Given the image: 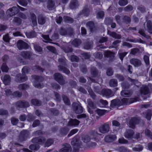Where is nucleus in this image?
<instances>
[{
  "instance_id": "40",
  "label": "nucleus",
  "mask_w": 152,
  "mask_h": 152,
  "mask_svg": "<svg viewBox=\"0 0 152 152\" xmlns=\"http://www.w3.org/2000/svg\"><path fill=\"white\" fill-rule=\"evenodd\" d=\"M47 7L49 10H51L55 5V0H48Z\"/></svg>"
},
{
  "instance_id": "16",
  "label": "nucleus",
  "mask_w": 152,
  "mask_h": 152,
  "mask_svg": "<svg viewBox=\"0 0 152 152\" xmlns=\"http://www.w3.org/2000/svg\"><path fill=\"white\" fill-rule=\"evenodd\" d=\"M130 63L136 67H140L142 64V63L140 60L135 58L131 59L130 60Z\"/></svg>"
},
{
  "instance_id": "49",
  "label": "nucleus",
  "mask_w": 152,
  "mask_h": 152,
  "mask_svg": "<svg viewBox=\"0 0 152 152\" xmlns=\"http://www.w3.org/2000/svg\"><path fill=\"white\" fill-rule=\"evenodd\" d=\"M62 97L65 104L68 105H70V102L68 97L64 94L62 95Z\"/></svg>"
},
{
  "instance_id": "7",
  "label": "nucleus",
  "mask_w": 152,
  "mask_h": 152,
  "mask_svg": "<svg viewBox=\"0 0 152 152\" xmlns=\"http://www.w3.org/2000/svg\"><path fill=\"white\" fill-rule=\"evenodd\" d=\"M110 127L108 122H107L102 124L99 128V132L102 134L108 133L110 129Z\"/></svg>"
},
{
  "instance_id": "3",
  "label": "nucleus",
  "mask_w": 152,
  "mask_h": 152,
  "mask_svg": "<svg viewBox=\"0 0 152 152\" xmlns=\"http://www.w3.org/2000/svg\"><path fill=\"white\" fill-rule=\"evenodd\" d=\"M58 61L60 65L58 66V69L66 74L69 75L70 73L69 70L67 68V61L64 58L58 59Z\"/></svg>"
},
{
  "instance_id": "26",
  "label": "nucleus",
  "mask_w": 152,
  "mask_h": 152,
  "mask_svg": "<svg viewBox=\"0 0 152 152\" xmlns=\"http://www.w3.org/2000/svg\"><path fill=\"white\" fill-rule=\"evenodd\" d=\"M102 94L106 96L109 97H111L112 95V91L110 89H103L102 91Z\"/></svg>"
},
{
  "instance_id": "64",
  "label": "nucleus",
  "mask_w": 152,
  "mask_h": 152,
  "mask_svg": "<svg viewBox=\"0 0 152 152\" xmlns=\"http://www.w3.org/2000/svg\"><path fill=\"white\" fill-rule=\"evenodd\" d=\"M118 4L120 6H124L127 4V0H120L118 2Z\"/></svg>"
},
{
  "instance_id": "58",
  "label": "nucleus",
  "mask_w": 152,
  "mask_h": 152,
  "mask_svg": "<svg viewBox=\"0 0 152 152\" xmlns=\"http://www.w3.org/2000/svg\"><path fill=\"white\" fill-rule=\"evenodd\" d=\"M88 91L91 98L94 100L95 99L96 97V95L93 91L90 89H89Z\"/></svg>"
},
{
  "instance_id": "44",
  "label": "nucleus",
  "mask_w": 152,
  "mask_h": 152,
  "mask_svg": "<svg viewBox=\"0 0 152 152\" xmlns=\"http://www.w3.org/2000/svg\"><path fill=\"white\" fill-rule=\"evenodd\" d=\"M31 102V104L35 106H39L42 104L41 102L37 99H32Z\"/></svg>"
},
{
  "instance_id": "43",
  "label": "nucleus",
  "mask_w": 152,
  "mask_h": 152,
  "mask_svg": "<svg viewBox=\"0 0 152 152\" xmlns=\"http://www.w3.org/2000/svg\"><path fill=\"white\" fill-rule=\"evenodd\" d=\"M122 23H124L126 24H129L131 22L130 18L127 15L124 16L122 18Z\"/></svg>"
},
{
  "instance_id": "50",
  "label": "nucleus",
  "mask_w": 152,
  "mask_h": 152,
  "mask_svg": "<svg viewBox=\"0 0 152 152\" xmlns=\"http://www.w3.org/2000/svg\"><path fill=\"white\" fill-rule=\"evenodd\" d=\"M138 33L147 39H149L150 37L149 36L146 35L145 34V31L143 29H139L138 31Z\"/></svg>"
},
{
  "instance_id": "52",
  "label": "nucleus",
  "mask_w": 152,
  "mask_h": 152,
  "mask_svg": "<svg viewBox=\"0 0 152 152\" xmlns=\"http://www.w3.org/2000/svg\"><path fill=\"white\" fill-rule=\"evenodd\" d=\"M121 85L122 88L124 89H128L130 86L129 82L126 81L123 82L121 84Z\"/></svg>"
},
{
  "instance_id": "57",
  "label": "nucleus",
  "mask_w": 152,
  "mask_h": 152,
  "mask_svg": "<svg viewBox=\"0 0 152 152\" xmlns=\"http://www.w3.org/2000/svg\"><path fill=\"white\" fill-rule=\"evenodd\" d=\"M45 133L44 132H43L41 130H39L34 132L33 133V135L34 136H39L45 134Z\"/></svg>"
},
{
  "instance_id": "8",
  "label": "nucleus",
  "mask_w": 152,
  "mask_h": 152,
  "mask_svg": "<svg viewBox=\"0 0 152 152\" xmlns=\"http://www.w3.org/2000/svg\"><path fill=\"white\" fill-rule=\"evenodd\" d=\"M19 11V10L17 7H13L8 9L6 13L7 16L10 17L15 15L18 13Z\"/></svg>"
},
{
  "instance_id": "32",
  "label": "nucleus",
  "mask_w": 152,
  "mask_h": 152,
  "mask_svg": "<svg viewBox=\"0 0 152 152\" xmlns=\"http://www.w3.org/2000/svg\"><path fill=\"white\" fill-rule=\"evenodd\" d=\"M82 42L81 40L78 39H75L72 42V45L76 47H78L81 44Z\"/></svg>"
},
{
  "instance_id": "63",
  "label": "nucleus",
  "mask_w": 152,
  "mask_h": 152,
  "mask_svg": "<svg viewBox=\"0 0 152 152\" xmlns=\"http://www.w3.org/2000/svg\"><path fill=\"white\" fill-rule=\"evenodd\" d=\"M149 90L148 88L144 87L141 90V94L146 95L149 93Z\"/></svg>"
},
{
  "instance_id": "59",
  "label": "nucleus",
  "mask_w": 152,
  "mask_h": 152,
  "mask_svg": "<svg viewBox=\"0 0 152 152\" xmlns=\"http://www.w3.org/2000/svg\"><path fill=\"white\" fill-rule=\"evenodd\" d=\"M27 120L29 122L32 121L35 118V117L31 114H28L27 116Z\"/></svg>"
},
{
  "instance_id": "29",
  "label": "nucleus",
  "mask_w": 152,
  "mask_h": 152,
  "mask_svg": "<svg viewBox=\"0 0 152 152\" xmlns=\"http://www.w3.org/2000/svg\"><path fill=\"white\" fill-rule=\"evenodd\" d=\"M79 5L78 1L77 0H72L69 4V7L71 9L76 8Z\"/></svg>"
},
{
  "instance_id": "56",
  "label": "nucleus",
  "mask_w": 152,
  "mask_h": 152,
  "mask_svg": "<svg viewBox=\"0 0 152 152\" xmlns=\"http://www.w3.org/2000/svg\"><path fill=\"white\" fill-rule=\"evenodd\" d=\"M11 121L13 125H16L18 124L19 120L15 117H12L11 119Z\"/></svg>"
},
{
  "instance_id": "21",
  "label": "nucleus",
  "mask_w": 152,
  "mask_h": 152,
  "mask_svg": "<svg viewBox=\"0 0 152 152\" xmlns=\"http://www.w3.org/2000/svg\"><path fill=\"white\" fill-rule=\"evenodd\" d=\"M86 26L92 32L95 31L97 30V27L95 26L94 23L93 21L88 22L86 23Z\"/></svg>"
},
{
  "instance_id": "39",
  "label": "nucleus",
  "mask_w": 152,
  "mask_h": 152,
  "mask_svg": "<svg viewBox=\"0 0 152 152\" xmlns=\"http://www.w3.org/2000/svg\"><path fill=\"white\" fill-rule=\"evenodd\" d=\"M26 34L28 38H32L35 37L37 36V34L35 32L31 31L30 32L26 33Z\"/></svg>"
},
{
  "instance_id": "31",
  "label": "nucleus",
  "mask_w": 152,
  "mask_h": 152,
  "mask_svg": "<svg viewBox=\"0 0 152 152\" xmlns=\"http://www.w3.org/2000/svg\"><path fill=\"white\" fill-rule=\"evenodd\" d=\"M146 27L148 32L150 34H152V22L151 20L147 21Z\"/></svg>"
},
{
  "instance_id": "22",
  "label": "nucleus",
  "mask_w": 152,
  "mask_h": 152,
  "mask_svg": "<svg viewBox=\"0 0 152 152\" xmlns=\"http://www.w3.org/2000/svg\"><path fill=\"white\" fill-rule=\"evenodd\" d=\"M116 138V136L114 134L108 135L105 137L104 140L106 142H112L115 140Z\"/></svg>"
},
{
  "instance_id": "23",
  "label": "nucleus",
  "mask_w": 152,
  "mask_h": 152,
  "mask_svg": "<svg viewBox=\"0 0 152 152\" xmlns=\"http://www.w3.org/2000/svg\"><path fill=\"white\" fill-rule=\"evenodd\" d=\"M80 122V121L77 119L71 118L70 119L68 122L67 126H78Z\"/></svg>"
},
{
  "instance_id": "45",
  "label": "nucleus",
  "mask_w": 152,
  "mask_h": 152,
  "mask_svg": "<svg viewBox=\"0 0 152 152\" xmlns=\"http://www.w3.org/2000/svg\"><path fill=\"white\" fill-rule=\"evenodd\" d=\"M34 48L35 50L38 52L39 54L42 53V48L41 46L38 45H34Z\"/></svg>"
},
{
  "instance_id": "13",
  "label": "nucleus",
  "mask_w": 152,
  "mask_h": 152,
  "mask_svg": "<svg viewBox=\"0 0 152 152\" xmlns=\"http://www.w3.org/2000/svg\"><path fill=\"white\" fill-rule=\"evenodd\" d=\"M17 46L18 48L20 50H26L29 47V45L28 44L21 40L18 41Z\"/></svg>"
},
{
  "instance_id": "60",
  "label": "nucleus",
  "mask_w": 152,
  "mask_h": 152,
  "mask_svg": "<svg viewBox=\"0 0 152 152\" xmlns=\"http://www.w3.org/2000/svg\"><path fill=\"white\" fill-rule=\"evenodd\" d=\"M2 71L7 72L8 71L9 68L7 66L5 63H3L1 67Z\"/></svg>"
},
{
  "instance_id": "11",
  "label": "nucleus",
  "mask_w": 152,
  "mask_h": 152,
  "mask_svg": "<svg viewBox=\"0 0 152 152\" xmlns=\"http://www.w3.org/2000/svg\"><path fill=\"white\" fill-rule=\"evenodd\" d=\"M16 107L20 108H25L28 107L30 106L28 102L24 100H19L15 103Z\"/></svg>"
},
{
  "instance_id": "9",
  "label": "nucleus",
  "mask_w": 152,
  "mask_h": 152,
  "mask_svg": "<svg viewBox=\"0 0 152 152\" xmlns=\"http://www.w3.org/2000/svg\"><path fill=\"white\" fill-rule=\"evenodd\" d=\"M20 55L24 59H29L30 60H33L32 56L34 55L32 52L29 51H24L20 53Z\"/></svg>"
},
{
  "instance_id": "34",
  "label": "nucleus",
  "mask_w": 152,
  "mask_h": 152,
  "mask_svg": "<svg viewBox=\"0 0 152 152\" xmlns=\"http://www.w3.org/2000/svg\"><path fill=\"white\" fill-rule=\"evenodd\" d=\"M121 94L124 97H129L132 95V92L131 91L123 90L121 92Z\"/></svg>"
},
{
  "instance_id": "15",
  "label": "nucleus",
  "mask_w": 152,
  "mask_h": 152,
  "mask_svg": "<svg viewBox=\"0 0 152 152\" xmlns=\"http://www.w3.org/2000/svg\"><path fill=\"white\" fill-rule=\"evenodd\" d=\"M90 12V10L88 8V6H86L84 7L82 11L78 14V17L81 15L87 17L89 15Z\"/></svg>"
},
{
  "instance_id": "2",
  "label": "nucleus",
  "mask_w": 152,
  "mask_h": 152,
  "mask_svg": "<svg viewBox=\"0 0 152 152\" xmlns=\"http://www.w3.org/2000/svg\"><path fill=\"white\" fill-rule=\"evenodd\" d=\"M28 67L24 66L22 69V74L20 73L16 75L15 80L18 83H22L25 82L28 79V77L26 74L28 73Z\"/></svg>"
},
{
  "instance_id": "25",
  "label": "nucleus",
  "mask_w": 152,
  "mask_h": 152,
  "mask_svg": "<svg viewBox=\"0 0 152 152\" xmlns=\"http://www.w3.org/2000/svg\"><path fill=\"white\" fill-rule=\"evenodd\" d=\"M107 34L110 36L114 38L120 39L121 38V35L117 34L115 32H112L109 30H107Z\"/></svg>"
},
{
  "instance_id": "54",
  "label": "nucleus",
  "mask_w": 152,
  "mask_h": 152,
  "mask_svg": "<svg viewBox=\"0 0 152 152\" xmlns=\"http://www.w3.org/2000/svg\"><path fill=\"white\" fill-rule=\"evenodd\" d=\"M113 21V19L111 18H106L104 20V22L107 25H110Z\"/></svg>"
},
{
  "instance_id": "1",
  "label": "nucleus",
  "mask_w": 152,
  "mask_h": 152,
  "mask_svg": "<svg viewBox=\"0 0 152 152\" xmlns=\"http://www.w3.org/2000/svg\"><path fill=\"white\" fill-rule=\"evenodd\" d=\"M137 101V99L132 98H123L121 100L118 99H116L111 101L110 106L113 108L115 107H120L124 105H127Z\"/></svg>"
},
{
  "instance_id": "28",
  "label": "nucleus",
  "mask_w": 152,
  "mask_h": 152,
  "mask_svg": "<svg viewBox=\"0 0 152 152\" xmlns=\"http://www.w3.org/2000/svg\"><path fill=\"white\" fill-rule=\"evenodd\" d=\"M126 41L133 43L139 42L141 43H144L145 42L142 40L140 38L137 39L135 38H133L132 39L128 38L126 39Z\"/></svg>"
},
{
  "instance_id": "47",
  "label": "nucleus",
  "mask_w": 152,
  "mask_h": 152,
  "mask_svg": "<svg viewBox=\"0 0 152 152\" xmlns=\"http://www.w3.org/2000/svg\"><path fill=\"white\" fill-rule=\"evenodd\" d=\"M105 56L107 58H110L111 59H113L114 58V53L110 51H107L105 52Z\"/></svg>"
},
{
  "instance_id": "24",
  "label": "nucleus",
  "mask_w": 152,
  "mask_h": 152,
  "mask_svg": "<svg viewBox=\"0 0 152 152\" xmlns=\"http://www.w3.org/2000/svg\"><path fill=\"white\" fill-rule=\"evenodd\" d=\"M38 23L40 25H43L45 24L46 22V17L42 15H40L37 17Z\"/></svg>"
},
{
  "instance_id": "62",
  "label": "nucleus",
  "mask_w": 152,
  "mask_h": 152,
  "mask_svg": "<svg viewBox=\"0 0 152 152\" xmlns=\"http://www.w3.org/2000/svg\"><path fill=\"white\" fill-rule=\"evenodd\" d=\"M50 111L51 113L54 115H57L59 113V111L55 108L50 109Z\"/></svg>"
},
{
  "instance_id": "27",
  "label": "nucleus",
  "mask_w": 152,
  "mask_h": 152,
  "mask_svg": "<svg viewBox=\"0 0 152 152\" xmlns=\"http://www.w3.org/2000/svg\"><path fill=\"white\" fill-rule=\"evenodd\" d=\"M145 118L148 120H150L152 116V111L150 109H148L143 113Z\"/></svg>"
},
{
  "instance_id": "19",
  "label": "nucleus",
  "mask_w": 152,
  "mask_h": 152,
  "mask_svg": "<svg viewBox=\"0 0 152 152\" xmlns=\"http://www.w3.org/2000/svg\"><path fill=\"white\" fill-rule=\"evenodd\" d=\"M69 130L68 127H61L59 129V132L60 134L62 136H65L67 134Z\"/></svg>"
},
{
  "instance_id": "41",
  "label": "nucleus",
  "mask_w": 152,
  "mask_h": 152,
  "mask_svg": "<svg viewBox=\"0 0 152 152\" xmlns=\"http://www.w3.org/2000/svg\"><path fill=\"white\" fill-rule=\"evenodd\" d=\"M87 103L90 108L94 109L96 108V106L95 104L94 103V102L91 99H87Z\"/></svg>"
},
{
  "instance_id": "42",
  "label": "nucleus",
  "mask_w": 152,
  "mask_h": 152,
  "mask_svg": "<svg viewBox=\"0 0 152 152\" xmlns=\"http://www.w3.org/2000/svg\"><path fill=\"white\" fill-rule=\"evenodd\" d=\"M29 88V86L26 83L21 84L19 85L18 88L20 90H24L27 89Z\"/></svg>"
},
{
  "instance_id": "12",
  "label": "nucleus",
  "mask_w": 152,
  "mask_h": 152,
  "mask_svg": "<svg viewBox=\"0 0 152 152\" xmlns=\"http://www.w3.org/2000/svg\"><path fill=\"white\" fill-rule=\"evenodd\" d=\"M55 79L61 85H63L65 83V81L62 75L59 73H56L54 75Z\"/></svg>"
},
{
  "instance_id": "6",
  "label": "nucleus",
  "mask_w": 152,
  "mask_h": 152,
  "mask_svg": "<svg viewBox=\"0 0 152 152\" xmlns=\"http://www.w3.org/2000/svg\"><path fill=\"white\" fill-rule=\"evenodd\" d=\"M72 108L75 113L77 114L82 113L83 111V108L80 103L74 102L72 105Z\"/></svg>"
},
{
  "instance_id": "51",
  "label": "nucleus",
  "mask_w": 152,
  "mask_h": 152,
  "mask_svg": "<svg viewBox=\"0 0 152 152\" xmlns=\"http://www.w3.org/2000/svg\"><path fill=\"white\" fill-rule=\"evenodd\" d=\"M12 95L14 98H20L22 96V93L18 91H16L12 94Z\"/></svg>"
},
{
  "instance_id": "55",
  "label": "nucleus",
  "mask_w": 152,
  "mask_h": 152,
  "mask_svg": "<svg viewBox=\"0 0 152 152\" xmlns=\"http://www.w3.org/2000/svg\"><path fill=\"white\" fill-rule=\"evenodd\" d=\"M54 142L53 140L51 138L48 139L45 143V145L46 147H49Z\"/></svg>"
},
{
  "instance_id": "61",
  "label": "nucleus",
  "mask_w": 152,
  "mask_h": 152,
  "mask_svg": "<svg viewBox=\"0 0 152 152\" xmlns=\"http://www.w3.org/2000/svg\"><path fill=\"white\" fill-rule=\"evenodd\" d=\"M80 69L81 71L84 74H86L87 72V67L85 65H81L80 66Z\"/></svg>"
},
{
  "instance_id": "37",
  "label": "nucleus",
  "mask_w": 152,
  "mask_h": 152,
  "mask_svg": "<svg viewBox=\"0 0 152 152\" xmlns=\"http://www.w3.org/2000/svg\"><path fill=\"white\" fill-rule=\"evenodd\" d=\"M93 42L92 41H88L85 42L84 44V48L85 49L89 50L92 48Z\"/></svg>"
},
{
  "instance_id": "38",
  "label": "nucleus",
  "mask_w": 152,
  "mask_h": 152,
  "mask_svg": "<svg viewBox=\"0 0 152 152\" xmlns=\"http://www.w3.org/2000/svg\"><path fill=\"white\" fill-rule=\"evenodd\" d=\"M91 136L93 137L92 138H93L94 139L95 141H97V137L98 135H100V134H99L96 131L91 130L90 132Z\"/></svg>"
},
{
  "instance_id": "53",
  "label": "nucleus",
  "mask_w": 152,
  "mask_h": 152,
  "mask_svg": "<svg viewBox=\"0 0 152 152\" xmlns=\"http://www.w3.org/2000/svg\"><path fill=\"white\" fill-rule=\"evenodd\" d=\"M143 59L145 63V65L147 66H148L150 65L149 57L148 56L146 55H144L143 57Z\"/></svg>"
},
{
  "instance_id": "5",
  "label": "nucleus",
  "mask_w": 152,
  "mask_h": 152,
  "mask_svg": "<svg viewBox=\"0 0 152 152\" xmlns=\"http://www.w3.org/2000/svg\"><path fill=\"white\" fill-rule=\"evenodd\" d=\"M71 143L73 146V152H78L79 148H82L83 146L81 142L77 139L76 136L75 137L72 139Z\"/></svg>"
},
{
  "instance_id": "36",
  "label": "nucleus",
  "mask_w": 152,
  "mask_h": 152,
  "mask_svg": "<svg viewBox=\"0 0 152 152\" xmlns=\"http://www.w3.org/2000/svg\"><path fill=\"white\" fill-rule=\"evenodd\" d=\"M109 84L111 87H116L118 86V81L116 79H112L110 80Z\"/></svg>"
},
{
  "instance_id": "14",
  "label": "nucleus",
  "mask_w": 152,
  "mask_h": 152,
  "mask_svg": "<svg viewBox=\"0 0 152 152\" xmlns=\"http://www.w3.org/2000/svg\"><path fill=\"white\" fill-rule=\"evenodd\" d=\"M45 140V137H38L33 138L31 140V142L33 143H35L38 145H42L44 143Z\"/></svg>"
},
{
  "instance_id": "20",
  "label": "nucleus",
  "mask_w": 152,
  "mask_h": 152,
  "mask_svg": "<svg viewBox=\"0 0 152 152\" xmlns=\"http://www.w3.org/2000/svg\"><path fill=\"white\" fill-rule=\"evenodd\" d=\"M134 133V132L133 130L128 129L126 130L124 133V135L126 138H131L133 137Z\"/></svg>"
},
{
  "instance_id": "33",
  "label": "nucleus",
  "mask_w": 152,
  "mask_h": 152,
  "mask_svg": "<svg viewBox=\"0 0 152 152\" xmlns=\"http://www.w3.org/2000/svg\"><path fill=\"white\" fill-rule=\"evenodd\" d=\"M91 74L93 77H96L97 76L99 72L96 67H91Z\"/></svg>"
},
{
  "instance_id": "17",
  "label": "nucleus",
  "mask_w": 152,
  "mask_h": 152,
  "mask_svg": "<svg viewBox=\"0 0 152 152\" xmlns=\"http://www.w3.org/2000/svg\"><path fill=\"white\" fill-rule=\"evenodd\" d=\"M139 123L138 119L136 117H132L129 122V126L131 128L134 129L135 127V125Z\"/></svg>"
},
{
  "instance_id": "48",
  "label": "nucleus",
  "mask_w": 152,
  "mask_h": 152,
  "mask_svg": "<svg viewBox=\"0 0 152 152\" xmlns=\"http://www.w3.org/2000/svg\"><path fill=\"white\" fill-rule=\"evenodd\" d=\"M40 146L38 144H33L30 145L29 146V148L32 150L37 151L39 148Z\"/></svg>"
},
{
  "instance_id": "35",
  "label": "nucleus",
  "mask_w": 152,
  "mask_h": 152,
  "mask_svg": "<svg viewBox=\"0 0 152 152\" xmlns=\"http://www.w3.org/2000/svg\"><path fill=\"white\" fill-rule=\"evenodd\" d=\"M11 81V78L10 76L7 75H4V77L3 83L6 85H8Z\"/></svg>"
},
{
  "instance_id": "10",
  "label": "nucleus",
  "mask_w": 152,
  "mask_h": 152,
  "mask_svg": "<svg viewBox=\"0 0 152 152\" xmlns=\"http://www.w3.org/2000/svg\"><path fill=\"white\" fill-rule=\"evenodd\" d=\"M29 135V132L27 130H23L20 133L18 140L20 142L26 141Z\"/></svg>"
},
{
  "instance_id": "46",
  "label": "nucleus",
  "mask_w": 152,
  "mask_h": 152,
  "mask_svg": "<svg viewBox=\"0 0 152 152\" xmlns=\"http://www.w3.org/2000/svg\"><path fill=\"white\" fill-rule=\"evenodd\" d=\"M63 19L64 21L66 23H72L74 21V20L73 19L67 16H64L63 17Z\"/></svg>"
},
{
  "instance_id": "4",
  "label": "nucleus",
  "mask_w": 152,
  "mask_h": 152,
  "mask_svg": "<svg viewBox=\"0 0 152 152\" xmlns=\"http://www.w3.org/2000/svg\"><path fill=\"white\" fill-rule=\"evenodd\" d=\"M32 78L34 79L33 83L35 87L39 88H41L44 87V85L42 83L44 79L42 77L34 75L32 76Z\"/></svg>"
},
{
  "instance_id": "30",
  "label": "nucleus",
  "mask_w": 152,
  "mask_h": 152,
  "mask_svg": "<svg viewBox=\"0 0 152 152\" xmlns=\"http://www.w3.org/2000/svg\"><path fill=\"white\" fill-rule=\"evenodd\" d=\"M14 146L15 148L12 149V152H20L22 149L21 147L23 145L16 142L14 143Z\"/></svg>"
},
{
  "instance_id": "18",
  "label": "nucleus",
  "mask_w": 152,
  "mask_h": 152,
  "mask_svg": "<svg viewBox=\"0 0 152 152\" xmlns=\"http://www.w3.org/2000/svg\"><path fill=\"white\" fill-rule=\"evenodd\" d=\"M72 148L70 145L65 143L63 145V147L60 150L59 152H71Z\"/></svg>"
}]
</instances>
